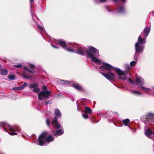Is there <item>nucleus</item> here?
<instances>
[{
  "instance_id": "1",
  "label": "nucleus",
  "mask_w": 154,
  "mask_h": 154,
  "mask_svg": "<svg viewBox=\"0 0 154 154\" xmlns=\"http://www.w3.org/2000/svg\"><path fill=\"white\" fill-rule=\"evenodd\" d=\"M48 132L44 131L39 136L37 141L39 146H43L45 142L50 143L54 141L53 136L51 135L48 136Z\"/></svg>"
},
{
  "instance_id": "2",
  "label": "nucleus",
  "mask_w": 154,
  "mask_h": 154,
  "mask_svg": "<svg viewBox=\"0 0 154 154\" xmlns=\"http://www.w3.org/2000/svg\"><path fill=\"white\" fill-rule=\"evenodd\" d=\"M86 54L88 56L89 58L92 57L94 56V54L96 53L99 54V50L96 49L94 47L92 46H90L88 47V49L86 48L85 50Z\"/></svg>"
},
{
  "instance_id": "3",
  "label": "nucleus",
  "mask_w": 154,
  "mask_h": 154,
  "mask_svg": "<svg viewBox=\"0 0 154 154\" xmlns=\"http://www.w3.org/2000/svg\"><path fill=\"white\" fill-rule=\"evenodd\" d=\"M51 95L50 91L48 90L42 91L38 94V98L39 100H46Z\"/></svg>"
},
{
  "instance_id": "4",
  "label": "nucleus",
  "mask_w": 154,
  "mask_h": 154,
  "mask_svg": "<svg viewBox=\"0 0 154 154\" xmlns=\"http://www.w3.org/2000/svg\"><path fill=\"white\" fill-rule=\"evenodd\" d=\"M100 73L104 77L109 80H113L115 78V75L110 71L104 73L101 72Z\"/></svg>"
},
{
  "instance_id": "5",
  "label": "nucleus",
  "mask_w": 154,
  "mask_h": 154,
  "mask_svg": "<svg viewBox=\"0 0 154 154\" xmlns=\"http://www.w3.org/2000/svg\"><path fill=\"white\" fill-rule=\"evenodd\" d=\"M100 68L101 70L105 69L108 71H110L114 69V68L110 64L103 62V65L100 66Z\"/></svg>"
},
{
  "instance_id": "6",
  "label": "nucleus",
  "mask_w": 154,
  "mask_h": 154,
  "mask_svg": "<svg viewBox=\"0 0 154 154\" xmlns=\"http://www.w3.org/2000/svg\"><path fill=\"white\" fill-rule=\"evenodd\" d=\"M135 48L136 54L142 52L144 48V46L142 45H139L138 42H136L135 45Z\"/></svg>"
},
{
  "instance_id": "7",
  "label": "nucleus",
  "mask_w": 154,
  "mask_h": 154,
  "mask_svg": "<svg viewBox=\"0 0 154 154\" xmlns=\"http://www.w3.org/2000/svg\"><path fill=\"white\" fill-rule=\"evenodd\" d=\"M38 85L37 83H34L30 84L29 85V88H33L32 91L35 93H37L39 91V89L37 87Z\"/></svg>"
},
{
  "instance_id": "8",
  "label": "nucleus",
  "mask_w": 154,
  "mask_h": 154,
  "mask_svg": "<svg viewBox=\"0 0 154 154\" xmlns=\"http://www.w3.org/2000/svg\"><path fill=\"white\" fill-rule=\"evenodd\" d=\"M85 49H86V48L85 47L83 48H79L76 50V51L78 54L82 55H84L85 52Z\"/></svg>"
},
{
  "instance_id": "9",
  "label": "nucleus",
  "mask_w": 154,
  "mask_h": 154,
  "mask_svg": "<svg viewBox=\"0 0 154 154\" xmlns=\"http://www.w3.org/2000/svg\"><path fill=\"white\" fill-rule=\"evenodd\" d=\"M72 86L78 91H83L84 90L82 87L78 83H72Z\"/></svg>"
},
{
  "instance_id": "10",
  "label": "nucleus",
  "mask_w": 154,
  "mask_h": 154,
  "mask_svg": "<svg viewBox=\"0 0 154 154\" xmlns=\"http://www.w3.org/2000/svg\"><path fill=\"white\" fill-rule=\"evenodd\" d=\"M135 82L137 85H143L144 84V80L143 79H141L140 77H137L136 79Z\"/></svg>"
},
{
  "instance_id": "11",
  "label": "nucleus",
  "mask_w": 154,
  "mask_h": 154,
  "mask_svg": "<svg viewBox=\"0 0 154 154\" xmlns=\"http://www.w3.org/2000/svg\"><path fill=\"white\" fill-rule=\"evenodd\" d=\"M154 118V114L152 113H148L146 115V119L150 120L152 122Z\"/></svg>"
},
{
  "instance_id": "12",
  "label": "nucleus",
  "mask_w": 154,
  "mask_h": 154,
  "mask_svg": "<svg viewBox=\"0 0 154 154\" xmlns=\"http://www.w3.org/2000/svg\"><path fill=\"white\" fill-rule=\"evenodd\" d=\"M150 30V29L148 27L145 28L142 34L143 33L144 34V36L146 37L148 35L149 33V32Z\"/></svg>"
},
{
  "instance_id": "13",
  "label": "nucleus",
  "mask_w": 154,
  "mask_h": 154,
  "mask_svg": "<svg viewBox=\"0 0 154 154\" xmlns=\"http://www.w3.org/2000/svg\"><path fill=\"white\" fill-rule=\"evenodd\" d=\"M58 45L60 46L65 48V47H68V45L65 42L62 41H59L57 42Z\"/></svg>"
},
{
  "instance_id": "14",
  "label": "nucleus",
  "mask_w": 154,
  "mask_h": 154,
  "mask_svg": "<svg viewBox=\"0 0 154 154\" xmlns=\"http://www.w3.org/2000/svg\"><path fill=\"white\" fill-rule=\"evenodd\" d=\"M114 69H115L117 74L119 76L125 75V74L124 72L122 71L119 68H114Z\"/></svg>"
},
{
  "instance_id": "15",
  "label": "nucleus",
  "mask_w": 154,
  "mask_h": 154,
  "mask_svg": "<svg viewBox=\"0 0 154 154\" xmlns=\"http://www.w3.org/2000/svg\"><path fill=\"white\" fill-rule=\"evenodd\" d=\"M145 38H143L140 36H139L138 39V41L137 42H138L139 45H142L143 44H144L146 43Z\"/></svg>"
},
{
  "instance_id": "16",
  "label": "nucleus",
  "mask_w": 154,
  "mask_h": 154,
  "mask_svg": "<svg viewBox=\"0 0 154 154\" xmlns=\"http://www.w3.org/2000/svg\"><path fill=\"white\" fill-rule=\"evenodd\" d=\"M91 58L92 60L94 62L96 63H100V64L102 62L101 60L98 58H97L95 57L94 55V57H92L89 58Z\"/></svg>"
},
{
  "instance_id": "17",
  "label": "nucleus",
  "mask_w": 154,
  "mask_h": 154,
  "mask_svg": "<svg viewBox=\"0 0 154 154\" xmlns=\"http://www.w3.org/2000/svg\"><path fill=\"white\" fill-rule=\"evenodd\" d=\"M151 130V129H148L145 132V135L148 138H150L151 137V135L152 134Z\"/></svg>"
},
{
  "instance_id": "18",
  "label": "nucleus",
  "mask_w": 154,
  "mask_h": 154,
  "mask_svg": "<svg viewBox=\"0 0 154 154\" xmlns=\"http://www.w3.org/2000/svg\"><path fill=\"white\" fill-rule=\"evenodd\" d=\"M0 71L1 74L2 75H6L8 73V70L5 68L1 69Z\"/></svg>"
},
{
  "instance_id": "19",
  "label": "nucleus",
  "mask_w": 154,
  "mask_h": 154,
  "mask_svg": "<svg viewBox=\"0 0 154 154\" xmlns=\"http://www.w3.org/2000/svg\"><path fill=\"white\" fill-rule=\"evenodd\" d=\"M64 133V131L63 129H60L56 131L55 133L54 134V136L56 135H62Z\"/></svg>"
},
{
  "instance_id": "20",
  "label": "nucleus",
  "mask_w": 154,
  "mask_h": 154,
  "mask_svg": "<svg viewBox=\"0 0 154 154\" xmlns=\"http://www.w3.org/2000/svg\"><path fill=\"white\" fill-rule=\"evenodd\" d=\"M85 110L84 112L85 113L88 114L92 113L91 109L90 108L87 106H85Z\"/></svg>"
},
{
  "instance_id": "21",
  "label": "nucleus",
  "mask_w": 154,
  "mask_h": 154,
  "mask_svg": "<svg viewBox=\"0 0 154 154\" xmlns=\"http://www.w3.org/2000/svg\"><path fill=\"white\" fill-rule=\"evenodd\" d=\"M54 114L56 116H57L58 117H60L61 116L60 112V110L57 109H55L54 112Z\"/></svg>"
},
{
  "instance_id": "22",
  "label": "nucleus",
  "mask_w": 154,
  "mask_h": 154,
  "mask_svg": "<svg viewBox=\"0 0 154 154\" xmlns=\"http://www.w3.org/2000/svg\"><path fill=\"white\" fill-rule=\"evenodd\" d=\"M23 68L25 70H26L27 71V72H28L30 74H33L34 73L35 70H30L29 69V68H28L27 67H26V66H23Z\"/></svg>"
},
{
  "instance_id": "23",
  "label": "nucleus",
  "mask_w": 154,
  "mask_h": 154,
  "mask_svg": "<svg viewBox=\"0 0 154 154\" xmlns=\"http://www.w3.org/2000/svg\"><path fill=\"white\" fill-rule=\"evenodd\" d=\"M27 72H24V74H21L22 76L23 77L27 79H29L31 77L29 75L27 74L26 73Z\"/></svg>"
},
{
  "instance_id": "24",
  "label": "nucleus",
  "mask_w": 154,
  "mask_h": 154,
  "mask_svg": "<svg viewBox=\"0 0 154 154\" xmlns=\"http://www.w3.org/2000/svg\"><path fill=\"white\" fill-rule=\"evenodd\" d=\"M130 122V120L128 119H126L122 120V123L125 126H127Z\"/></svg>"
},
{
  "instance_id": "25",
  "label": "nucleus",
  "mask_w": 154,
  "mask_h": 154,
  "mask_svg": "<svg viewBox=\"0 0 154 154\" xmlns=\"http://www.w3.org/2000/svg\"><path fill=\"white\" fill-rule=\"evenodd\" d=\"M125 11L124 7L123 6H120L118 10L117 11L118 12H124Z\"/></svg>"
},
{
  "instance_id": "26",
  "label": "nucleus",
  "mask_w": 154,
  "mask_h": 154,
  "mask_svg": "<svg viewBox=\"0 0 154 154\" xmlns=\"http://www.w3.org/2000/svg\"><path fill=\"white\" fill-rule=\"evenodd\" d=\"M57 117L55 116L54 119L52 120V124L57 123L58 120Z\"/></svg>"
},
{
  "instance_id": "27",
  "label": "nucleus",
  "mask_w": 154,
  "mask_h": 154,
  "mask_svg": "<svg viewBox=\"0 0 154 154\" xmlns=\"http://www.w3.org/2000/svg\"><path fill=\"white\" fill-rule=\"evenodd\" d=\"M15 77V76L13 75H10L8 76V78L11 80H14Z\"/></svg>"
},
{
  "instance_id": "28",
  "label": "nucleus",
  "mask_w": 154,
  "mask_h": 154,
  "mask_svg": "<svg viewBox=\"0 0 154 154\" xmlns=\"http://www.w3.org/2000/svg\"><path fill=\"white\" fill-rule=\"evenodd\" d=\"M139 88L143 89L145 91V92H148L150 91V89L148 88H145L143 87H140Z\"/></svg>"
},
{
  "instance_id": "29",
  "label": "nucleus",
  "mask_w": 154,
  "mask_h": 154,
  "mask_svg": "<svg viewBox=\"0 0 154 154\" xmlns=\"http://www.w3.org/2000/svg\"><path fill=\"white\" fill-rule=\"evenodd\" d=\"M132 92L134 94L140 95L142 94V93L139 91H132Z\"/></svg>"
},
{
  "instance_id": "30",
  "label": "nucleus",
  "mask_w": 154,
  "mask_h": 154,
  "mask_svg": "<svg viewBox=\"0 0 154 154\" xmlns=\"http://www.w3.org/2000/svg\"><path fill=\"white\" fill-rule=\"evenodd\" d=\"M13 89L15 91L20 90H22L23 88L21 87V86H20L19 87H17L13 88Z\"/></svg>"
},
{
  "instance_id": "31",
  "label": "nucleus",
  "mask_w": 154,
  "mask_h": 154,
  "mask_svg": "<svg viewBox=\"0 0 154 154\" xmlns=\"http://www.w3.org/2000/svg\"><path fill=\"white\" fill-rule=\"evenodd\" d=\"M65 49L66 51H68L73 52V49H71L68 45V47L65 48Z\"/></svg>"
},
{
  "instance_id": "32",
  "label": "nucleus",
  "mask_w": 154,
  "mask_h": 154,
  "mask_svg": "<svg viewBox=\"0 0 154 154\" xmlns=\"http://www.w3.org/2000/svg\"><path fill=\"white\" fill-rule=\"evenodd\" d=\"M86 113H83L82 114V116L85 119H87L89 118V116L86 114Z\"/></svg>"
},
{
  "instance_id": "33",
  "label": "nucleus",
  "mask_w": 154,
  "mask_h": 154,
  "mask_svg": "<svg viewBox=\"0 0 154 154\" xmlns=\"http://www.w3.org/2000/svg\"><path fill=\"white\" fill-rule=\"evenodd\" d=\"M136 63L135 61H133L131 62L130 64L131 66L133 67L135 65Z\"/></svg>"
},
{
  "instance_id": "34",
  "label": "nucleus",
  "mask_w": 154,
  "mask_h": 154,
  "mask_svg": "<svg viewBox=\"0 0 154 154\" xmlns=\"http://www.w3.org/2000/svg\"><path fill=\"white\" fill-rule=\"evenodd\" d=\"M55 127L56 129H59L60 127V125L58 123H55Z\"/></svg>"
},
{
  "instance_id": "35",
  "label": "nucleus",
  "mask_w": 154,
  "mask_h": 154,
  "mask_svg": "<svg viewBox=\"0 0 154 154\" xmlns=\"http://www.w3.org/2000/svg\"><path fill=\"white\" fill-rule=\"evenodd\" d=\"M46 123L48 126H50L51 124V121L49 119H47L46 121Z\"/></svg>"
},
{
  "instance_id": "36",
  "label": "nucleus",
  "mask_w": 154,
  "mask_h": 154,
  "mask_svg": "<svg viewBox=\"0 0 154 154\" xmlns=\"http://www.w3.org/2000/svg\"><path fill=\"white\" fill-rule=\"evenodd\" d=\"M13 66L17 68H21L22 67V64H19L18 65H13Z\"/></svg>"
},
{
  "instance_id": "37",
  "label": "nucleus",
  "mask_w": 154,
  "mask_h": 154,
  "mask_svg": "<svg viewBox=\"0 0 154 154\" xmlns=\"http://www.w3.org/2000/svg\"><path fill=\"white\" fill-rule=\"evenodd\" d=\"M128 81L129 83L134 85L135 84L134 82L131 78H128Z\"/></svg>"
},
{
  "instance_id": "38",
  "label": "nucleus",
  "mask_w": 154,
  "mask_h": 154,
  "mask_svg": "<svg viewBox=\"0 0 154 154\" xmlns=\"http://www.w3.org/2000/svg\"><path fill=\"white\" fill-rule=\"evenodd\" d=\"M21 87L23 88V89L24 87H26L28 86V84L26 82H25L23 85H20Z\"/></svg>"
},
{
  "instance_id": "39",
  "label": "nucleus",
  "mask_w": 154,
  "mask_h": 154,
  "mask_svg": "<svg viewBox=\"0 0 154 154\" xmlns=\"http://www.w3.org/2000/svg\"><path fill=\"white\" fill-rule=\"evenodd\" d=\"M61 83L63 84L64 85H67L69 84V82L67 81H66L64 80H62L61 81Z\"/></svg>"
},
{
  "instance_id": "40",
  "label": "nucleus",
  "mask_w": 154,
  "mask_h": 154,
  "mask_svg": "<svg viewBox=\"0 0 154 154\" xmlns=\"http://www.w3.org/2000/svg\"><path fill=\"white\" fill-rule=\"evenodd\" d=\"M6 124H7L5 122H0V126H1L3 127V126H6Z\"/></svg>"
},
{
  "instance_id": "41",
  "label": "nucleus",
  "mask_w": 154,
  "mask_h": 154,
  "mask_svg": "<svg viewBox=\"0 0 154 154\" xmlns=\"http://www.w3.org/2000/svg\"><path fill=\"white\" fill-rule=\"evenodd\" d=\"M38 28L40 30L43 31L44 30V28L42 26L40 25H37Z\"/></svg>"
},
{
  "instance_id": "42",
  "label": "nucleus",
  "mask_w": 154,
  "mask_h": 154,
  "mask_svg": "<svg viewBox=\"0 0 154 154\" xmlns=\"http://www.w3.org/2000/svg\"><path fill=\"white\" fill-rule=\"evenodd\" d=\"M29 67L31 69L35 67V66L32 64H29Z\"/></svg>"
},
{
  "instance_id": "43",
  "label": "nucleus",
  "mask_w": 154,
  "mask_h": 154,
  "mask_svg": "<svg viewBox=\"0 0 154 154\" xmlns=\"http://www.w3.org/2000/svg\"><path fill=\"white\" fill-rule=\"evenodd\" d=\"M9 134L11 135H17V133L15 132H9Z\"/></svg>"
},
{
  "instance_id": "44",
  "label": "nucleus",
  "mask_w": 154,
  "mask_h": 154,
  "mask_svg": "<svg viewBox=\"0 0 154 154\" xmlns=\"http://www.w3.org/2000/svg\"><path fill=\"white\" fill-rule=\"evenodd\" d=\"M42 88L45 91H46V90H47V87L45 85H44L43 86Z\"/></svg>"
},
{
  "instance_id": "45",
  "label": "nucleus",
  "mask_w": 154,
  "mask_h": 154,
  "mask_svg": "<svg viewBox=\"0 0 154 154\" xmlns=\"http://www.w3.org/2000/svg\"><path fill=\"white\" fill-rule=\"evenodd\" d=\"M119 79H123L125 80L126 79V78L125 77H122L121 76H119Z\"/></svg>"
},
{
  "instance_id": "46",
  "label": "nucleus",
  "mask_w": 154,
  "mask_h": 154,
  "mask_svg": "<svg viewBox=\"0 0 154 154\" xmlns=\"http://www.w3.org/2000/svg\"><path fill=\"white\" fill-rule=\"evenodd\" d=\"M51 46H52V47H53V48H59V47H57L56 46H55L53 44H51Z\"/></svg>"
},
{
  "instance_id": "47",
  "label": "nucleus",
  "mask_w": 154,
  "mask_h": 154,
  "mask_svg": "<svg viewBox=\"0 0 154 154\" xmlns=\"http://www.w3.org/2000/svg\"><path fill=\"white\" fill-rule=\"evenodd\" d=\"M106 8L107 10L109 12H111L112 11V10H110L109 9V8H108V7H106Z\"/></svg>"
},
{
  "instance_id": "48",
  "label": "nucleus",
  "mask_w": 154,
  "mask_h": 154,
  "mask_svg": "<svg viewBox=\"0 0 154 154\" xmlns=\"http://www.w3.org/2000/svg\"><path fill=\"white\" fill-rule=\"evenodd\" d=\"M107 0H99L100 2H105Z\"/></svg>"
},
{
  "instance_id": "49",
  "label": "nucleus",
  "mask_w": 154,
  "mask_h": 154,
  "mask_svg": "<svg viewBox=\"0 0 154 154\" xmlns=\"http://www.w3.org/2000/svg\"><path fill=\"white\" fill-rule=\"evenodd\" d=\"M45 103V104H46V105H47V104H50V103H51V102H50V101H48V102H46V103Z\"/></svg>"
},
{
  "instance_id": "50",
  "label": "nucleus",
  "mask_w": 154,
  "mask_h": 154,
  "mask_svg": "<svg viewBox=\"0 0 154 154\" xmlns=\"http://www.w3.org/2000/svg\"><path fill=\"white\" fill-rule=\"evenodd\" d=\"M34 2V0H30V2L32 4Z\"/></svg>"
},
{
  "instance_id": "51",
  "label": "nucleus",
  "mask_w": 154,
  "mask_h": 154,
  "mask_svg": "<svg viewBox=\"0 0 154 154\" xmlns=\"http://www.w3.org/2000/svg\"><path fill=\"white\" fill-rule=\"evenodd\" d=\"M10 130L11 131H14V129H13L12 128H10Z\"/></svg>"
},
{
  "instance_id": "52",
  "label": "nucleus",
  "mask_w": 154,
  "mask_h": 154,
  "mask_svg": "<svg viewBox=\"0 0 154 154\" xmlns=\"http://www.w3.org/2000/svg\"><path fill=\"white\" fill-rule=\"evenodd\" d=\"M121 0L123 2H125L126 1V0Z\"/></svg>"
},
{
  "instance_id": "53",
  "label": "nucleus",
  "mask_w": 154,
  "mask_h": 154,
  "mask_svg": "<svg viewBox=\"0 0 154 154\" xmlns=\"http://www.w3.org/2000/svg\"><path fill=\"white\" fill-rule=\"evenodd\" d=\"M114 2H116L118 1V0H113Z\"/></svg>"
},
{
  "instance_id": "54",
  "label": "nucleus",
  "mask_w": 154,
  "mask_h": 154,
  "mask_svg": "<svg viewBox=\"0 0 154 154\" xmlns=\"http://www.w3.org/2000/svg\"><path fill=\"white\" fill-rule=\"evenodd\" d=\"M152 14L154 16V12H152Z\"/></svg>"
},
{
  "instance_id": "55",
  "label": "nucleus",
  "mask_w": 154,
  "mask_h": 154,
  "mask_svg": "<svg viewBox=\"0 0 154 154\" xmlns=\"http://www.w3.org/2000/svg\"><path fill=\"white\" fill-rule=\"evenodd\" d=\"M152 122H154V118L152 120Z\"/></svg>"
},
{
  "instance_id": "56",
  "label": "nucleus",
  "mask_w": 154,
  "mask_h": 154,
  "mask_svg": "<svg viewBox=\"0 0 154 154\" xmlns=\"http://www.w3.org/2000/svg\"><path fill=\"white\" fill-rule=\"evenodd\" d=\"M0 154H4V153L2 152H0Z\"/></svg>"
},
{
  "instance_id": "57",
  "label": "nucleus",
  "mask_w": 154,
  "mask_h": 154,
  "mask_svg": "<svg viewBox=\"0 0 154 154\" xmlns=\"http://www.w3.org/2000/svg\"><path fill=\"white\" fill-rule=\"evenodd\" d=\"M31 7H32V5H31Z\"/></svg>"
},
{
  "instance_id": "58",
  "label": "nucleus",
  "mask_w": 154,
  "mask_h": 154,
  "mask_svg": "<svg viewBox=\"0 0 154 154\" xmlns=\"http://www.w3.org/2000/svg\"><path fill=\"white\" fill-rule=\"evenodd\" d=\"M152 134L154 135V132H153Z\"/></svg>"
},
{
  "instance_id": "59",
  "label": "nucleus",
  "mask_w": 154,
  "mask_h": 154,
  "mask_svg": "<svg viewBox=\"0 0 154 154\" xmlns=\"http://www.w3.org/2000/svg\"><path fill=\"white\" fill-rule=\"evenodd\" d=\"M153 89H154V87H153Z\"/></svg>"
}]
</instances>
